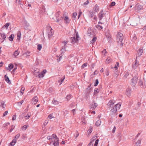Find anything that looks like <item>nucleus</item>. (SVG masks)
<instances>
[{"label":"nucleus","mask_w":146,"mask_h":146,"mask_svg":"<svg viewBox=\"0 0 146 146\" xmlns=\"http://www.w3.org/2000/svg\"><path fill=\"white\" fill-rule=\"evenodd\" d=\"M115 101L114 100H111L109 101L107 104V105L110 107H111L114 104Z\"/></svg>","instance_id":"11"},{"label":"nucleus","mask_w":146,"mask_h":146,"mask_svg":"<svg viewBox=\"0 0 146 146\" xmlns=\"http://www.w3.org/2000/svg\"><path fill=\"white\" fill-rule=\"evenodd\" d=\"M7 113H8V111H6L5 112H4V113L3 114V117L5 116L7 114Z\"/></svg>","instance_id":"53"},{"label":"nucleus","mask_w":146,"mask_h":146,"mask_svg":"<svg viewBox=\"0 0 146 146\" xmlns=\"http://www.w3.org/2000/svg\"><path fill=\"white\" fill-rule=\"evenodd\" d=\"M14 37V35H11L9 37V40L10 41H12L13 40V38Z\"/></svg>","instance_id":"29"},{"label":"nucleus","mask_w":146,"mask_h":146,"mask_svg":"<svg viewBox=\"0 0 146 146\" xmlns=\"http://www.w3.org/2000/svg\"><path fill=\"white\" fill-rule=\"evenodd\" d=\"M60 14V11H58L55 14V16L56 18V20L55 21L56 22H58L63 18L62 17H61L60 18L59 17V15Z\"/></svg>","instance_id":"4"},{"label":"nucleus","mask_w":146,"mask_h":146,"mask_svg":"<svg viewBox=\"0 0 146 146\" xmlns=\"http://www.w3.org/2000/svg\"><path fill=\"white\" fill-rule=\"evenodd\" d=\"M54 118V117L53 116L52 114H50V115H49L47 118L48 119H50Z\"/></svg>","instance_id":"33"},{"label":"nucleus","mask_w":146,"mask_h":146,"mask_svg":"<svg viewBox=\"0 0 146 146\" xmlns=\"http://www.w3.org/2000/svg\"><path fill=\"white\" fill-rule=\"evenodd\" d=\"M141 144V141L139 140L136 142L134 146H140Z\"/></svg>","instance_id":"25"},{"label":"nucleus","mask_w":146,"mask_h":146,"mask_svg":"<svg viewBox=\"0 0 146 146\" xmlns=\"http://www.w3.org/2000/svg\"><path fill=\"white\" fill-rule=\"evenodd\" d=\"M94 12H97L99 11V7L98 5L96 4L95 5L93 9Z\"/></svg>","instance_id":"9"},{"label":"nucleus","mask_w":146,"mask_h":146,"mask_svg":"<svg viewBox=\"0 0 146 146\" xmlns=\"http://www.w3.org/2000/svg\"><path fill=\"white\" fill-rule=\"evenodd\" d=\"M97 104L94 102H93L92 104V107L94 108H96L97 106Z\"/></svg>","instance_id":"35"},{"label":"nucleus","mask_w":146,"mask_h":146,"mask_svg":"<svg viewBox=\"0 0 146 146\" xmlns=\"http://www.w3.org/2000/svg\"><path fill=\"white\" fill-rule=\"evenodd\" d=\"M99 90L98 88L95 89L94 90V94H97L99 92Z\"/></svg>","instance_id":"38"},{"label":"nucleus","mask_w":146,"mask_h":146,"mask_svg":"<svg viewBox=\"0 0 146 146\" xmlns=\"http://www.w3.org/2000/svg\"><path fill=\"white\" fill-rule=\"evenodd\" d=\"M131 90L129 88H128L126 90V94L128 96H130L131 94Z\"/></svg>","instance_id":"12"},{"label":"nucleus","mask_w":146,"mask_h":146,"mask_svg":"<svg viewBox=\"0 0 146 146\" xmlns=\"http://www.w3.org/2000/svg\"><path fill=\"white\" fill-rule=\"evenodd\" d=\"M72 111L73 113V115H74L76 114L75 110V109H73L72 110Z\"/></svg>","instance_id":"63"},{"label":"nucleus","mask_w":146,"mask_h":146,"mask_svg":"<svg viewBox=\"0 0 146 146\" xmlns=\"http://www.w3.org/2000/svg\"><path fill=\"white\" fill-rule=\"evenodd\" d=\"M42 48V45L41 44H39L37 45V49L40 51L41 50Z\"/></svg>","instance_id":"34"},{"label":"nucleus","mask_w":146,"mask_h":146,"mask_svg":"<svg viewBox=\"0 0 146 146\" xmlns=\"http://www.w3.org/2000/svg\"><path fill=\"white\" fill-rule=\"evenodd\" d=\"M98 83H99V82H98V80L96 79V83H95V84H94V86H97L98 85Z\"/></svg>","instance_id":"52"},{"label":"nucleus","mask_w":146,"mask_h":146,"mask_svg":"<svg viewBox=\"0 0 146 146\" xmlns=\"http://www.w3.org/2000/svg\"><path fill=\"white\" fill-rule=\"evenodd\" d=\"M19 51H18V50H17L15 52L13 55L14 56H15V57L19 54Z\"/></svg>","instance_id":"24"},{"label":"nucleus","mask_w":146,"mask_h":146,"mask_svg":"<svg viewBox=\"0 0 146 146\" xmlns=\"http://www.w3.org/2000/svg\"><path fill=\"white\" fill-rule=\"evenodd\" d=\"M121 105V104L120 103L117 104L115 106V108H116L117 110H119L120 108Z\"/></svg>","instance_id":"22"},{"label":"nucleus","mask_w":146,"mask_h":146,"mask_svg":"<svg viewBox=\"0 0 146 146\" xmlns=\"http://www.w3.org/2000/svg\"><path fill=\"white\" fill-rule=\"evenodd\" d=\"M52 139L55 138L56 140V143L55 144V146H59V139L57 137V136L54 134H53L52 135Z\"/></svg>","instance_id":"5"},{"label":"nucleus","mask_w":146,"mask_h":146,"mask_svg":"<svg viewBox=\"0 0 146 146\" xmlns=\"http://www.w3.org/2000/svg\"><path fill=\"white\" fill-rule=\"evenodd\" d=\"M21 35V32L20 31H18L17 33V39L19 40L20 39Z\"/></svg>","instance_id":"27"},{"label":"nucleus","mask_w":146,"mask_h":146,"mask_svg":"<svg viewBox=\"0 0 146 146\" xmlns=\"http://www.w3.org/2000/svg\"><path fill=\"white\" fill-rule=\"evenodd\" d=\"M96 38L95 37H94L92 40L90 41L91 43H93L96 41Z\"/></svg>","instance_id":"39"},{"label":"nucleus","mask_w":146,"mask_h":146,"mask_svg":"<svg viewBox=\"0 0 146 146\" xmlns=\"http://www.w3.org/2000/svg\"><path fill=\"white\" fill-rule=\"evenodd\" d=\"M1 106L3 108H5L6 106V105L5 104V103L4 102H1Z\"/></svg>","instance_id":"45"},{"label":"nucleus","mask_w":146,"mask_h":146,"mask_svg":"<svg viewBox=\"0 0 146 146\" xmlns=\"http://www.w3.org/2000/svg\"><path fill=\"white\" fill-rule=\"evenodd\" d=\"M72 97V96L71 95L68 94L66 96V99L67 101H69Z\"/></svg>","instance_id":"20"},{"label":"nucleus","mask_w":146,"mask_h":146,"mask_svg":"<svg viewBox=\"0 0 146 146\" xmlns=\"http://www.w3.org/2000/svg\"><path fill=\"white\" fill-rule=\"evenodd\" d=\"M112 61V59L110 57H108L106 60V62L107 64H109Z\"/></svg>","instance_id":"19"},{"label":"nucleus","mask_w":146,"mask_h":146,"mask_svg":"<svg viewBox=\"0 0 146 146\" xmlns=\"http://www.w3.org/2000/svg\"><path fill=\"white\" fill-rule=\"evenodd\" d=\"M1 37L2 38V39L3 40H3L5 39L6 37V36L5 35L4 33H2L1 34Z\"/></svg>","instance_id":"32"},{"label":"nucleus","mask_w":146,"mask_h":146,"mask_svg":"<svg viewBox=\"0 0 146 146\" xmlns=\"http://www.w3.org/2000/svg\"><path fill=\"white\" fill-rule=\"evenodd\" d=\"M97 138L96 136H94L92 139V142H93Z\"/></svg>","instance_id":"56"},{"label":"nucleus","mask_w":146,"mask_h":146,"mask_svg":"<svg viewBox=\"0 0 146 146\" xmlns=\"http://www.w3.org/2000/svg\"><path fill=\"white\" fill-rule=\"evenodd\" d=\"M24 100H22L20 102H17V104H18V105L19 106H20L22 105V103L24 102Z\"/></svg>","instance_id":"41"},{"label":"nucleus","mask_w":146,"mask_h":146,"mask_svg":"<svg viewBox=\"0 0 146 146\" xmlns=\"http://www.w3.org/2000/svg\"><path fill=\"white\" fill-rule=\"evenodd\" d=\"M17 143V140L15 139H13L12 141L10 143V146H14L16 143Z\"/></svg>","instance_id":"16"},{"label":"nucleus","mask_w":146,"mask_h":146,"mask_svg":"<svg viewBox=\"0 0 146 146\" xmlns=\"http://www.w3.org/2000/svg\"><path fill=\"white\" fill-rule=\"evenodd\" d=\"M129 73L128 72H126L125 74V76L127 77V76L129 75Z\"/></svg>","instance_id":"62"},{"label":"nucleus","mask_w":146,"mask_h":146,"mask_svg":"<svg viewBox=\"0 0 146 146\" xmlns=\"http://www.w3.org/2000/svg\"><path fill=\"white\" fill-rule=\"evenodd\" d=\"M87 66V63H85L82 64L81 66L82 68H83L85 67H86Z\"/></svg>","instance_id":"40"},{"label":"nucleus","mask_w":146,"mask_h":146,"mask_svg":"<svg viewBox=\"0 0 146 146\" xmlns=\"http://www.w3.org/2000/svg\"><path fill=\"white\" fill-rule=\"evenodd\" d=\"M93 143L92 141H91L88 144V146H93Z\"/></svg>","instance_id":"48"},{"label":"nucleus","mask_w":146,"mask_h":146,"mask_svg":"<svg viewBox=\"0 0 146 146\" xmlns=\"http://www.w3.org/2000/svg\"><path fill=\"white\" fill-rule=\"evenodd\" d=\"M138 78L136 76H135L131 80V82L133 85H135L137 81Z\"/></svg>","instance_id":"8"},{"label":"nucleus","mask_w":146,"mask_h":146,"mask_svg":"<svg viewBox=\"0 0 146 146\" xmlns=\"http://www.w3.org/2000/svg\"><path fill=\"white\" fill-rule=\"evenodd\" d=\"M20 136V134L19 133H18L17 134L15 137V138L14 139H16L17 141V140L19 138Z\"/></svg>","instance_id":"36"},{"label":"nucleus","mask_w":146,"mask_h":146,"mask_svg":"<svg viewBox=\"0 0 146 146\" xmlns=\"http://www.w3.org/2000/svg\"><path fill=\"white\" fill-rule=\"evenodd\" d=\"M105 14L103 11L102 10L98 14V18L100 20H101L105 15Z\"/></svg>","instance_id":"6"},{"label":"nucleus","mask_w":146,"mask_h":146,"mask_svg":"<svg viewBox=\"0 0 146 146\" xmlns=\"http://www.w3.org/2000/svg\"><path fill=\"white\" fill-rule=\"evenodd\" d=\"M4 78L5 80L9 84H10L11 83V81L9 80V78L8 76L6 75H5L4 76Z\"/></svg>","instance_id":"17"},{"label":"nucleus","mask_w":146,"mask_h":146,"mask_svg":"<svg viewBox=\"0 0 146 146\" xmlns=\"http://www.w3.org/2000/svg\"><path fill=\"white\" fill-rule=\"evenodd\" d=\"M38 101V98L36 96H35L32 99L31 103L32 104H35L37 103Z\"/></svg>","instance_id":"7"},{"label":"nucleus","mask_w":146,"mask_h":146,"mask_svg":"<svg viewBox=\"0 0 146 146\" xmlns=\"http://www.w3.org/2000/svg\"><path fill=\"white\" fill-rule=\"evenodd\" d=\"M70 20L69 19V18L67 16H66L64 19V21L66 24H68L70 22Z\"/></svg>","instance_id":"13"},{"label":"nucleus","mask_w":146,"mask_h":146,"mask_svg":"<svg viewBox=\"0 0 146 146\" xmlns=\"http://www.w3.org/2000/svg\"><path fill=\"white\" fill-rule=\"evenodd\" d=\"M117 109L115 107L113 108L111 110V111L112 112V114L115 113L117 112Z\"/></svg>","instance_id":"21"},{"label":"nucleus","mask_w":146,"mask_h":146,"mask_svg":"<svg viewBox=\"0 0 146 146\" xmlns=\"http://www.w3.org/2000/svg\"><path fill=\"white\" fill-rule=\"evenodd\" d=\"M123 39V34L121 33L118 32L117 35V42L122 46L123 44V43L122 42Z\"/></svg>","instance_id":"1"},{"label":"nucleus","mask_w":146,"mask_h":146,"mask_svg":"<svg viewBox=\"0 0 146 146\" xmlns=\"http://www.w3.org/2000/svg\"><path fill=\"white\" fill-rule=\"evenodd\" d=\"M52 103L53 104L55 105H57L59 104L58 102L54 99L53 100Z\"/></svg>","instance_id":"31"},{"label":"nucleus","mask_w":146,"mask_h":146,"mask_svg":"<svg viewBox=\"0 0 146 146\" xmlns=\"http://www.w3.org/2000/svg\"><path fill=\"white\" fill-rule=\"evenodd\" d=\"M119 63L118 62H116V64L115 65V66L114 67V68L115 69V70H116L117 69L118 67H119Z\"/></svg>","instance_id":"30"},{"label":"nucleus","mask_w":146,"mask_h":146,"mask_svg":"<svg viewBox=\"0 0 146 146\" xmlns=\"http://www.w3.org/2000/svg\"><path fill=\"white\" fill-rule=\"evenodd\" d=\"M138 62H137V61H136V62H135V65H136V67H134V66H133V68H136V67L137 66H138V65H139V64H138Z\"/></svg>","instance_id":"51"},{"label":"nucleus","mask_w":146,"mask_h":146,"mask_svg":"<svg viewBox=\"0 0 146 146\" xmlns=\"http://www.w3.org/2000/svg\"><path fill=\"white\" fill-rule=\"evenodd\" d=\"M115 2H112L111 3V4L110 5V7H111L114 6V5H115Z\"/></svg>","instance_id":"43"},{"label":"nucleus","mask_w":146,"mask_h":146,"mask_svg":"<svg viewBox=\"0 0 146 146\" xmlns=\"http://www.w3.org/2000/svg\"><path fill=\"white\" fill-rule=\"evenodd\" d=\"M40 71H38L37 74H36V72L34 73V75L36 76H38V77L40 78V77H43L44 76V74L46 72V70H44L42 72L40 73Z\"/></svg>","instance_id":"2"},{"label":"nucleus","mask_w":146,"mask_h":146,"mask_svg":"<svg viewBox=\"0 0 146 146\" xmlns=\"http://www.w3.org/2000/svg\"><path fill=\"white\" fill-rule=\"evenodd\" d=\"M9 123H5L4 125V127H5L6 126H8V125H9Z\"/></svg>","instance_id":"61"},{"label":"nucleus","mask_w":146,"mask_h":146,"mask_svg":"<svg viewBox=\"0 0 146 146\" xmlns=\"http://www.w3.org/2000/svg\"><path fill=\"white\" fill-rule=\"evenodd\" d=\"M116 129V127L115 126H114L113 127V128L112 130V132L113 133H115V130Z\"/></svg>","instance_id":"57"},{"label":"nucleus","mask_w":146,"mask_h":146,"mask_svg":"<svg viewBox=\"0 0 146 146\" xmlns=\"http://www.w3.org/2000/svg\"><path fill=\"white\" fill-rule=\"evenodd\" d=\"M54 31L51 29L50 31L48 33V35L49 38H51L53 35Z\"/></svg>","instance_id":"14"},{"label":"nucleus","mask_w":146,"mask_h":146,"mask_svg":"<svg viewBox=\"0 0 146 146\" xmlns=\"http://www.w3.org/2000/svg\"><path fill=\"white\" fill-rule=\"evenodd\" d=\"M96 27L97 28L99 29H102L103 28V27L102 26L99 25H96Z\"/></svg>","instance_id":"49"},{"label":"nucleus","mask_w":146,"mask_h":146,"mask_svg":"<svg viewBox=\"0 0 146 146\" xmlns=\"http://www.w3.org/2000/svg\"><path fill=\"white\" fill-rule=\"evenodd\" d=\"M102 54L104 55V56H106V53H107V52L106 51V49H104V50H103L102 51Z\"/></svg>","instance_id":"47"},{"label":"nucleus","mask_w":146,"mask_h":146,"mask_svg":"<svg viewBox=\"0 0 146 146\" xmlns=\"http://www.w3.org/2000/svg\"><path fill=\"white\" fill-rule=\"evenodd\" d=\"M101 121L100 120H98L96 123V125L97 126H99L101 123Z\"/></svg>","instance_id":"26"},{"label":"nucleus","mask_w":146,"mask_h":146,"mask_svg":"<svg viewBox=\"0 0 146 146\" xmlns=\"http://www.w3.org/2000/svg\"><path fill=\"white\" fill-rule=\"evenodd\" d=\"M25 90V88L24 87H22L21 91V95H22L23 94V92L24 90Z\"/></svg>","instance_id":"37"},{"label":"nucleus","mask_w":146,"mask_h":146,"mask_svg":"<svg viewBox=\"0 0 146 146\" xmlns=\"http://www.w3.org/2000/svg\"><path fill=\"white\" fill-rule=\"evenodd\" d=\"M99 141V139H97L96 141L94 144V146H97Z\"/></svg>","instance_id":"44"},{"label":"nucleus","mask_w":146,"mask_h":146,"mask_svg":"<svg viewBox=\"0 0 146 146\" xmlns=\"http://www.w3.org/2000/svg\"><path fill=\"white\" fill-rule=\"evenodd\" d=\"M28 125H25L23 126L22 129L23 130H26L27 128Z\"/></svg>","instance_id":"42"},{"label":"nucleus","mask_w":146,"mask_h":146,"mask_svg":"<svg viewBox=\"0 0 146 146\" xmlns=\"http://www.w3.org/2000/svg\"><path fill=\"white\" fill-rule=\"evenodd\" d=\"M79 38V35L78 34H77L76 37H74L71 38V40L72 43L73 44H74L75 43H78V42Z\"/></svg>","instance_id":"3"},{"label":"nucleus","mask_w":146,"mask_h":146,"mask_svg":"<svg viewBox=\"0 0 146 146\" xmlns=\"http://www.w3.org/2000/svg\"><path fill=\"white\" fill-rule=\"evenodd\" d=\"M106 74L107 76H108L109 75V71L108 70H107L106 71Z\"/></svg>","instance_id":"59"},{"label":"nucleus","mask_w":146,"mask_h":146,"mask_svg":"<svg viewBox=\"0 0 146 146\" xmlns=\"http://www.w3.org/2000/svg\"><path fill=\"white\" fill-rule=\"evenodd\" d=\"M47 139L48 140H52V137H51L50 136H48Z\"/></svg>","instance_id":"60"},{"label":"nucleus","mask_w":146,"mask_h":146,"mask_svg":"<svg viewBox=\"0 0 146 146\" xmlns=\"http://www.w3.org/2000/svg\"><path fill=\"white\" fill-rule=\"evenodd\" d=\"M82 12L81 11V10H80V11L79 12V15H78V18H79V17H80V15H81V14H82Z\"/></svg>","instance_id":"64"},{"label":"nucleus","mask_w":146,"mask_h":146,"mask_svg":"<svg viewBox=\"0 0 146 146\" xmlns=\"http://www.w3.org/2000/svg\"><path fill=\"white\" fill-rule=\"evenodd\" d=\"M53 139L54 140V141H52L51 142V144H52V146H55V143H56V140L55 138Z\"/></svg>","instance_id":"28"},{"label":"nucleus","mask_w":146,"mask_h":146,"mask_svg":"<svg viewBox=\"0 0 146 146\" xmlns=\"http://www.w3.org/2000/svg\"><path fill=\"white\" fill-rule=\"evenodd\" d=\"M9 25V24L8 23L6 24L3 26V27H5L6 28V29H7Z\"/></svg>","instance_id":"46"},{"label":"nucleus","mask_w":146,"mask_h":146,"mask_svg":"<svg viewBox=\"0 0 146 146\" xmlns=\"http://www.w3.org/2000/svg\"><path fill=\"white\" fill-rule=\"evenodd\" d=\"M143 52V48H140L139 49L138 51V52H137L139 56H141Z\"/></svg>","instance_id":"15"},{"label":"nucleus","mask_w":146,"mask_h":146,"mask_svg":"<svg viewBox=\"0 0 146 146\" xmlns=\"http://www.w3.org/2000/svg\"><path fill=\"white\" fill-rule=\"evenodd\" d=\"M77 15V13L76 12L74 13L73 14V17L75 18Z\"/></svg>","instance_id":"50"},{"label":"nucleus","mask_w":146,"mask_h":146,"mask_svg":"<svg viewBox=\"0 0 146 146\" xmlns=\"http://www.w3.org/2000/svg\"><path fill=\"white\" fill-rule=\"evenodd\" d=\"M68 41L66 40H65L62 41V43L64 45V48H62L61 50V51H62L63 52H64L65 51V48L66 44L68 43Z\"/></svg>","instance_id":"10"},{"label":"nucleus","mask_w":146,"mask_h":146,"mask_svg":"<svg viewBox=\"0 0 146 146\" xmlns=\"http://www.w3.org/2000/svg\"><path fill=\"white\" fill-rule=\"evenodd\" d=\"M48 123V121L47 120H46L44 121V125H47V123Z\"/></svg>","instance_id":"54"},{"label":"nucleus","mask_w":146,"mask_h":146,"mask_svg":"<svg viewBox=\"0 0 146 146\" xmlns=\"http://www.w3.org/2000/svg\"><path fill=\"white\" fill-rule=\"evenodd\" d=\"M16 118V115H14L13 116L12 118V120H15Z\"/></svg>","instance_id":"55"},{"label":"nucleus","mask_w":146,"mask_h":146,"mask_svg":"<svg viewBox=\"0 0 146 146\" xmlns=\"http://www.w3.org/2000/svg\"><path fill=\"white\" fill-rule=\"evenodd\" d=\"M14 66L13 64L11 63L9 64L8 69L10 71L13 68Z\"/></svg>","instance_id":"23"},{"label":"nucleus","mask_w":146,"mask_h":146,"mask_svg":"<svg viewBox=\"0 0 146 146\" xmlns=\"http://www.w3.org/2000/svg\"><path fill=\"white\" fill-rule=\"evenodd\" d=\"M25 25H26V26H27V27L29 26V24L27 22H25Z\"/></svg>","instance_id":"58"},{"label":"nucleus","mask_w":146,"mask_h":146,"mask_svg":"<svg viewBox=\"0 0 146 146\" xmlns=\"http://www.w3.org/2000/svg\"><path fill=\"white\" fill-rule=\"evenodd\" d=\"M31 115V112H29L27 115L25 116L24 117L25 119H29Z\"/></svg>","instance_id":"18"}]
</instances>
